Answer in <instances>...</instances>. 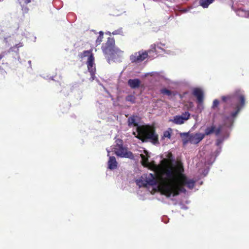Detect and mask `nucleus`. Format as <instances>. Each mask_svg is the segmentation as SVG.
<instances>
[{"label": "nucleus", "instance_id": "1", "mask_svg": "<svg viewBox=\"0 0 249 249\" xmlns=\"http://www.w3.org/2000/svg\"><path fill=\"white\" fill-rule=\"evenodd\" d=\"M154 170L155 174H144L137 179V185L139 187L157 186L161 193L168 198L177 196L179 192L185 193L184 186L193 189L196 181L187 178L181 163L164 167L155 165Z\"/></svg>", "mask_w": 249, "mask_h": 249}, {"label": "nucleus", "instance_id": "2", "mask_svg": "<svg viewBox=\"0 0 249 249\" xmlns=\"http://www.w3.org/2000/svg\"><path fill=\"white\" fill-rule=\"evenodd\" d=\"M222 100L227 103L233 104L234 110L231 111L229 114L224 117L223 125H220L217 128H216L213 124L207 126L205 129L204 133H203L205 134V136L210 135L213 133H214L216 136H218L222 131L224 126L227 127H231L237 115L245 103V97L242 91L239 89L236 90L233 94L222 96Z\"/></svg>", "mask_w": 249, "mask_h": 249}, {"label": "nucleus", "instance_id": "3", "mask_svg": "<svg viewBox=\"0 0 249 249\" xmlns=\"http://www.w3.org/2000/svg\"><path fill=\"white\" fill-rule=\"evenodd\" d=\"M129 126L134 125L136 131L133 132L135 137L141 140L143 142H150L154 144L158 142V136L155 133L154 129L149 125H139L136 122L135 117L133 116L128 118Z\"/></svg>", "mask_w": 249, "mask_h": 249}, {"label": "nucleus", "instance_id": "4", "mask_svg": "<svg viewBox=\"0 0 249 249\" xmlns=\"http://www.w3.org/2000/svg\"><path fill=\"white\" fill-rule=\"evenodd\" d=\"M104 53L109 58L114 61H120L124 54V51L115 46V40L113 38H108L107 42L102 45Z\"/></svg>", "mask_w": 249, "mask_h": 249}, {"label": "nucleus", "instance_id": "5", "mask_svg": "<svg viewBox=\"0 0 249 249\" xmlns=\"http://www.w3.org/2000/svg\"><path fill=\"white\" fill-rule=\"evenodd\" d=\"M79 57L81 59H83L86 57H88L87 62L88 70L90 74L89 80L92 81L95 78V73L96 71L95 67L94 66V58L92 53L91 50L84 51L80 55Z\"/></svg>", "mask_w": 249, "mask_h": 249}, {"label": "nucleus", "instance_id": "6", "mask_svg": "<svg viewBox=\"0 0 249 249\" xmlns=\"http://www.w3.org/2000/svg\"><path fill=\"white\" fill-rule=\"evenodd\" d=\"M181 136L182 138L183 145H186L189 142L196 144L204 138L205 134L201 133H189L188 132L181 133Z\"/></svg>", "mask_w": 249, "mask_h": 249}, {"label": "nucleus", "instance_id": "7", "mask_svg": "<svg viewBox=\"0 0 249 249\" xmlns=\"http://www.w3.org/2000/svg\"><path fill=\"white\" fill-rule=\"evenodd\" d=\"M117 144L114 148V152L117 156L121 158H126L130 159L134 158L132 153L128 151L122 144V140L118 139L116 141Z\"/></svg>", "mask_w": 249, "mask_h": 249}, {"label": "nucleus", "instance_id": "8", "mask_svg": "<svg viewBox=\"0 0 249 249\" xmlns=\"http://www.w3.org/2000/svg\"><path fill=\"white\" fill-rule=\"evenodd\" d=\"M148 53L145 51H139L132 54L130 59L132 63H140L148 57Z\"/></svg>", "mask_w": 249, "mask_h": 249}, {"label": "nucleus", "instance_id": "9", "mask_svg": "<svg viewBox=\"0 0 249 249\" xmlns=\"http://www.w3.org/2000/svg\"><path fill=\"white\" fill-rule=\"evenodd\" d=\"M190 116L189 112L186 111L180 115L174 116L173 119L170 120V121L177 124H181L189 119Z\"/></svg>", "mask_w": 249, "mask_h": 249}, {"label": "nucleus", "instance_id": "10", "mask_svg": "<svg viewBox=\"0 0 249 249\" xmlns=\"http://www.w3.org/2000/svg\"><path fill=\"white\" fill-rule=\"evenodd\" d=\"M165 46V44L162 43H158L156 44H154L152 45V50L148 51L149 53H150L151 52H158V50H161L162 51H164L165 53L169 54H175V53L174 52L171 51L170 50H165L163 49V47H164Z\"/></svg>", "mask_w": 249, "mask_h": 249}, {"label": "nucleus", "instance_id": "11", "mask_svg": "<svg viewBox=\"0 0 249 249\" xmlns=\"http://www.w3.org/2000/svg\"><path fill=\"white\" fill-rule=\"evenodd\" d=\"M221 152V147H218L213 154H211L206 158V162L208 165H212L215 160L217 156Z\"/></svg>", "mask_w": 249, "mask_h": 249}, {"label": "nucleus", "instance_id": "12", "mask_svg": "<svg viewBox=\"0 0 249 249\" xmlns=\"http://www.w3.org/2000/svg\"><path fill=\"white\" fill-rule=\"evenodd\" d=\"M193 95L197 98V102L202 104L203 101V92L201 89L196 88L193 92Z\"/></svg>", "mask_w": 249, "mask_h": 249}, {"label": "nucleus", "instance_id": "13", "mask_svg": "<svg viewBox=\"0 0 249 249\" xmlns=\"http://www.w3.org/2000/svg\"><path fill=\"white\" fill-rule=\"evenodd\" d=\"M128 86L133 89L138 88L140 87L141 81L139 79H130L128 80Z\"/></svg>", "mask_w": 249, "mask_h": 249}, {"label": "nucleus", "instance_id": "14", "mask_svg": "<svg viewBox=\"0 0 249 249\" xmlns=\"http://www.w3.org/2000/svg\"><path fill=\"white\" fill-rule=\"evenodd\" d=\"M118 163L114 157L110 156L108 161V168L110 170H114L117 167Z\"/></svg>", "mask_w": 249, "mask_h": 249}, {"label": "nucleus", "instance_id": "15", "mask_svg": "<svg viewBox=\"0 0 249 249\" xmlns=\"http://www.w3.org/2000/svg\"><path fill=\"white\" fill-rule=\"evenodd\" d=\"M149 75L152 77L154 80L156 81L159 80L160 78V74L155 71L146 73L144 75L143 77H146Z\"/></svg>", "mask_w": 249, "mask_h": 249}, {"label": "nucleus", "instance_id": "16", "mask_svg": "<svg viewBox=\"0 0 249 249\" xmlns=\"http://www.w3.org/2000/svg\"><path fill=\"white\" fill-rule=\"evenodd\" d=\"M237 16L242 17L249 18V11L243 9H239L236 11Z\"/></svg>", "mask_w": 249, "mask_h": 249}, {"label": "nucleus", "instance_id": "17", "mask_svg": "<svg viewBox=\"0 0 249 249\" xmlns=\"http://www.w3.org/2000/svg\"><path fill=\"white\" fill-rule=\"evenodd\" d=\"M211 165H208L206 162V160L205 161V168L204 170H199V173L201 174V177H205L208 173L209 171V166H211Z\"/></svg>", "mask_w": 249, "mask_h": 249}, {"label": "nucleus", "instance_id": "18", "mask_svg": "<svg viewBox=\"0 0 249 249\" xmlns=\"http://www.w3.org/2000/svg\"><path fill=\"white\" fill-rule=\"evenodd\" d=\"M214 0H200L199 4L204 8H207Z\"/></svg>", "mask_w": 249, "mask_h": 249}, {"label": "nucleus", "instance_id": "19", "mask_svg": "<svg viewBox=\"0 0 249 249\" xmlns=\"http://www.w3.org/2000/svg\"><path fill=\"white\" fill-rule=\"evenodd\" d=\"M23 46L22 43H19L18 44H16L13 47L10 48L9 52H15L17 53H18V48L21 47Z\"/></svg>", "mask_w": 249, "mask_h": 249}, {"label": "nucleus", "instance_id": "20", "mask_svg": "<svg viewBox=\"0 0 249 249\" xmlns=\"http://www.w3.org/2000/svg\"><path fill=\"white\" fill-rule=\"evenodd\" d=\"M126 100L128 102H131L132 104H134L135 103L136 98L133 95H129L126 97Z\"/></svg>", "mask_w": 249, "mask_h": 249}, {"label": "nucleus", "instance_id": "21", "mask_svg": "<svg viewBox=\"0 0 249 249\" xmlns=\"http://www.w3.org/2000/svg\"><path fill=\"white\" fill-rule=\"evenodd\" d=\"M141 157L142 158V164L145 166L147 165L148 164V158L146 156H144L142 154L141 155Z\"/></svg>", "mask_w": 249, "mask_h": 249}, {"label": "nucleus", "instance_id": "22", "mask_svg": "<svg viewBox=\"0 0 249 249\" xmlns=\"http://www.w3.org/2000/svg\"><path fill=\"white\" fill-rule=\"evenodd\" d=\"M227 137H223V138H219L216 140V145L217 147H221V145L222 143L226 139Z\"/></svg>", "mask_w": 249, "mask_h": 249}, {"label": "nucleus", "instance_id": "23", "mask_svg": "<svg viewBox=\"0 0 249 249\" xmlns=\"http://www.w3.org/2000/svg\"><path fill=\"white\" fill-rule=\"evenodd\" d=\"M160 92L163 94H166L168 96H171L172 95V92L166 89H160Z\"/></svg>", "mask_w": 249, "mask_h": 249}, {"label": "nucleus", "instance_id": "24", "mask_svg": "<svg viewBox=\"0 0 249 249\" xmlns=\"http://www.w3.org/2000/svg\"><path fill=\"white\" fill-rule=\"evenodd\" d=\"M112 35H122L123 34V29L120 28L117 30L114 31L112 33Z\"/></svg>", "mask_w": 249, "mask_h": 249}, {"label": "nucleus", "instance_id": "25", "mask_svg": "<svg viewBox=\"0 0 249 249\" xmlns=\"http://www.w3.org/2000/svg\"><path fill=\"white\" fill-rule=\"evenodd\" d=\"M103 37L101 36H99L96 40V44L97 45H99L101 42L102 41V39Z\"/></svg>", "mask_w": 249, "mask_h": 249}, {"label": "nucleus", "instance_id": "26", "mask_svg": "<svg viewBox=\"0 0 249 249\" xmlns=\"http://www.w3.org/2000/svg\"><path fill=\"white\" fill-rule=\"evenodd\" d=\"M219 104V101L217 99H215L213 101L212 108H214L217 107Z\"/></svg>", "mask_w": 249, "mask_h": 249}, {"label": "nucleus", "instance_id": "27", "mask_svg": "<svg viewBox=\"0 0 249 249\" xmlns=\"http://www.w3.org/2000/svg\"><path fill=\"white\" fill-rule=\"evenodd\" d=\"M19 3L21 5L22 3L27 4L32 1V0H18Z\"/></svg>", "mask_w": 249, "mask_h": 249}, {"label": "nucleus", "instance_id": "28", "mask_svg": "<svg viewBox=\"0 0 249 249\" xmlns=\"http://www.w3.org/2000/svg\"><path fill=\"white\" fill-rule=\"evenodd\" d=\"M21 6H22V10L23 11V12L25 13H27L29 11L28 8L26 6H22V4L21 5Z\"/></svg>", "mask_w": 249, "mask_h": 249}, {"label": "nucleus", "instance_id": "29", "mask_svg": "<svg viewBox=\"0 0 249 249\" xmlns=\"http://www.w3.org/2000/svg\"><path fill=\"white\" fill-rule=\"evenodd\" d=\"M164 137L170 138L171 134L168 131H165L163 134Z\"/></svg>", "mask_w": 249, "mask_h": 249}, {"label": "nucleus", "instance_id": "30", "mask_svg": "<svg viewBox=\"0 0 249 249\" xmlns=\"http://www.w3.org/2000/svg\"><path fill=\"white\" fill-rule=\"evenodd\" d=\"M7 53L6 52H3L0 54V60L6 54H7Z\"/></svg>", "mask_w": 249, "mask_h": 249}, {"label": "nucleus", "instance_id": "31", "mask_svg": "<svg viewBox=\"0 0 249 249\" xmlns=\"http://www.w3.org/2000/svg\"><path fill=\"white\" fill-rule=\"evenodd\" d=\"M179 206H180V208L182 209L186 210L188 209V207L187 206H185L184 205H183L182 203L180 204Z\"/></svg>", "mask_w": 249, "mask_h": 249}, {"label": "nucleus", "instance_id": "32", "mask_svg": "<svg viewBox=\"0 0 249 249\" xmlns=\"http://www.w3.org/2000/svg\"><path fill=\"white\" fill-rule=\"evenodd\" d=\"M103 35H104L103 32H102V31L99 32V36H101L102 35V36L103 37Z\"/></svg>", "mask_w": 249, "mask_h": 249}, {"label": "nucleus", "instance_id": "33", "mask_svg": "<svg viewBox=\"0 0 249 249\" xmlns=\"http://www.w3.org/2000/svg\"><path fill=\"white\" fill-rule=\"evenodd\" d=\"M28 63H29L30 65H31V61H28Z\"/></svg>", "mask_w": 249, "mask_h": 249}, {"label": "nucleus", "instance_id": "34", "mask_svg": "<svg viewBox=\"0 0 249 249\" xmlns=\"http://www.w3.org/2000/svg\"><path fill=\"white\" fill-rule=\"evenodd\" d=\"M20 59V57L18 56V60H19Z\"/></svg>", "mask_w": 249, "mask_h": 249}, {"label": "nucleus", "instance_id": "35", "mask_svg": "<svg viewBox=\"0 0 249 249\" xmlns=\"http://www.w3.org/2000/svg\"><path fill=\"white\" fill-rule=\"evenodd\" d=\"M107 34L110 35V33L109 32H108L107 33Z\"/></svg>", "mask_w": 249, "mask_h": 249}, {"label": "nucleus", "instance_id": "36", "mask_svg": "<svg viewBox=\"0 0 249 249\" xmlns=\"http://www.w3.org/2000/svg\"><path fill=\"white\" fill-rule=\"evenodd\" d=\"M108 156H109V151L107 150Z\"/></svg>", "mask_w": 249, "mask_h": 249}]
</instances>
